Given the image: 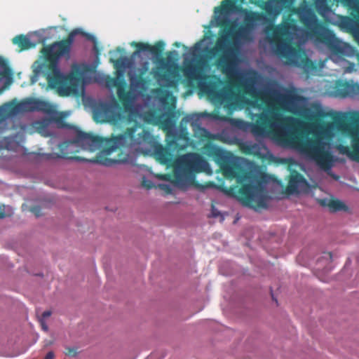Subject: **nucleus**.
Returning a JSON list of instances; mask_svg holds the SVG:
<instances>
[{
	"mask_svg": "<svg viewBox=\"0 0 359 359\" xmlns=\"http://www.w3.org/2000/svg\"><path fill=\"white\" fill-rule=\"evenodd\" d=\"M189 141V139L187 137V130L184 128L179 130L175 122L170 121L166 136L168 148L170 150L179 151L187 147Z\"/></svg>",
	"mask_w": 359,
	"mask_h": 359,
	"instance_id": "14",
	"label": "nucleus"
},
{
	"mask_svg": "<svg viewBox=\"0 0 359 359\" xmlns=\"http://www.w3.org/2000/svg\"><path fill=\"white\" fill-rule=\"evenodd\" d=\"M327 113H332V115H327V117H330L334 120V123L337 129H346L351 135V146L353 150L359 154V112L353 111L351 119L355 121V123L347 126L344 123V121L347 119L348 114L343 111H337L328 107Z\"/></svg>",
	"mask_w": 359,
	"mask_h": 359,
	"instance_id": "11",
	"label": "nucleus"
},
{
	"mask_svg": "<svg viewBox=\"0 0 359 359\" xmlns=\"http://www.w3.org/2000/svg\"><path fill=\"white\" fill-rule=\"evenodd\" d=\"M77 34L87 35L81 29H74L69 32L65 39L45 46L41 50L43 61L36 60L32 65L33 76L32 82L34 83L37 77L42 74L47 80L48 86L57 88L62 96H68L76 91L74 84L68 83L58 67L61 57L69 55L74 37ZM88 39L93 37L88 34Z\"/></svg>",
	"mask_w": 359,
	"mask_h": 359,
	"instance_id": "6",
	"label": "nucleus"
},
{
	"mask_svg": "<svg viewBox=\"0 0 359 359\" xmlns=\"http://www.w3.org/2000/svg\"><path fill=\"white\" fill-rule=\"evenodd\" d=\"M245 100L243 97L233 94L227 109L230 111L242 109L245 106Z\"/></svg>",
	"mask_w": 359,
	"mask_h": 359,
	"instance_id": "30",
	"label": "nucleus"
},
{
	"mask_svg": "<svg viewBox=\"0 0 359 359\" xmlns=\"http://www.w3.org/2000/svg\"><path fill=\"white\" fill-rule=\"evenodd\" d=\"M165 43L158 41V85L161 87H177L180 74L179 72V54L177 50L169 53L166 58L163 57Z\"/></svg>",
	"mask_w": 359,
	"mask_h": 359,
	"instance_id": "9",
	"label": "nucleus"
},
{
	"mask_svg": "<svg viewBox=\"0 0 359 359\" xmlns=\"http://www.w3.org/2000/svg\"><path fill=\"white\" fill-rule=\"evenodd\" d=\"M210 217L212 218H217L219 217L220 222H224L225 219L224 214L222 213L221 211H219L215 205H211V212L210 215Z\"/></svg>",
	"mask_w": 359,
	"mask_h": 359,
	"instance_id": "32",
	"label": "nucleus"
},
{
	"mask_svg": "<svg viewBox=\"0 0 359 359\" xmlns=\"http://www.w3.org/2000/svg\"><path fill=\"white\" fill-rule=\"evenodd\" d=\"M318 13L327 21L337 25L344 32H351L359 43V23L348 16L337 15L327 5V0H315Z\"/></svg>",
	"mask_w": 359,
	"mask_h": 359,
	"instance_id": "10",
	"label": "nucleus"
},
{
	"mask_svg": "<svg viewBox=\"0 0 359 359\" xmlns=\"http://www.w3.org/2000/svg\"><path fill=\"white\" fill-rule=\"evenodd\" d=\"M236 9L235 4L232 0H224L222 4L221 11L219 7L215 8L214 18L210 22V27H216L229 24L236 14Z\"/></svg>",
	"mask_w": 359,
	"mask_h": 359,
	"instance_id": "15",
	"label": "nucleus"
},
{
	"mask_svg": "<svg viewBox=\"0 0 359 359\" xmlns=\"http://www.w3.org/2000/svg\"><path fill=\"white\" fill-rule=\"evenodd\" d=\"M142 185L147 189H150L151 188L155 187L151 181L147 180L144 177L143 178V180L142 182Z\"/></svg>",
	"mask_w": 359,
	"mask_h": 359,
	"instance_id": "37",
	"label": "nucleus"
},
{
	"mask_svg": "<svg viewBox=\"0 0 359 359\" xmlns=\"http://www.w3.org/2000/svg\"><path fill=\"white\" fill-rule=\"evenodd\" d=\"M54 120H55V123H57L60 127L69 128V126L65 122L63 117H62V116L55 117V118H54Z\"/></svg>",
	"mask_w": 359,
	"mask_h": 359,
	"instance_id": "36",
	"label": "nucleus"
},
{
	"mask_svg": "<svg viewBox=\"0 0 359 359\" xmlns=\"http://www.w3.org/2000/svg\"><path fill=\"white\" fill-rule=\"evenodd\" d=\"M283 146L293 149L306 159L314 162L321 170H331L335 161L334 156L330 151V144L320 137L314 140L306 137L295 140H285Z\"/></svg>",
	"mask_w": 359,
	"mask_h": 359,
	"instance_id": "7",
	"label": "nucleus"
},
{
	"mask_svg": "<svg viewBox=\"0 0 359 359\" xmlns=\"http://www.w3.org/2000/svg\"><path fill=\"white\" fill-rule=\"evenodd\" d=\"M259 151L261 152L262 150H263L264 152L263 153V155L266 156L268 154H269V150L268 149L267 147L262 144L257 146Z\"/></svg>",
	"mask_w": 359,
	"mask_h": 359,
	"instance_id": "41",
	"label": "nucleus"
},
{
	"mask_svg": "<svg viewBox=\"0 0 359 359\" xmlns=\"http://www.w3.org/2000/svg\"><path fill=\"white\" fill-rule=\"evenodd\" d=\"M309 187L308 181L300 174H297L290 179L287 191L291 194H299L307 192Z\"/></svg>",
	"mask_w": 359,
	"mask_h": 359,
	"instance_id": "21",
	"label": "nucleus"
},
{
	"mask_svg": "<svg viewBox=\"0 0 359 359\" xmlns=\"http://www.w3.org/2000/svg\"><path fill=\"white\" fill-rule=\"evenodd\" d=\"M151 92H152L153 95H155V94L157 93V88L152 89Z\"/></svg>",
	"mask_w": 359,
	"mask_h": 359,
	"instance_id": "52",
	"label": "nucleus"
},
{
	"mask_svg": "<svg viewBox=\"0 0 359 359\" xmlns=\"http://www.w3.org/2000/svg\"><path fill=\"white\" fill-rule=\"evenodd\" d=\"M41 208L38 205H35L31 208L30 211L34 213L36 217L41 215Z\"/></svg>",
	"mask_w": 359,
	"mask_h": 359,
	"instance_id": "40",
	"label": "nucleus"
},
{
	"mask_svg": "<svg viewBox=\"0 0 359 359\" xmlns=\"http://www.w3.org/2000/svg\"><path fill=\"white\" fill-rule=\"evenodd\" d=\"M264 9L269 14L277 15L283 10V4L280 0H269L265 3Z\"/></svg>",
	"mask_w": 359,
	"mask_h": 359,
	"instance_id": "29",
	"label": "nucleus"
},
{
	"mask_svg": "<svg viewBox=\"0 0 359 359\" xmlns=\"http://www.w3.org/2000/svg\"><path fill=\"white\" fill-rule=\"evenodd\" d=\"M117 50L120 51V50H121V48H118Z\"/></svg>",
	"mask_w": 359,
	"mask_h": 359,
	"instance_id": "56",
	"label": "nucleus"
},
{
	"mask_svg": "<svg viewBox=\"0 0 359 359\" xmlns=\"http://www.w3.org/2000/svg\"><path fill=\"white\" fill-rule=\"evenodd\" d=\"M181 163L188 167L193 172L204 171L211 172L210 165L201 156L195 153H189L179 158Z\"/></svg>",
	"mask_w": 359,
	"mask_h": 359,
	"instance_id": "20",
	"label": "nucleus"
},
{
	"mask_svg": "<svg viewBox=\"0 0 359 359\" xmlns=\"http://www.w3.org/2000/svg\"><path fill=\"white\" fill-rule=\"evenodd\" d=\"M276 30L282 36H287L289 42L297 40L300 46L306 44L311 36L309 31L297 25H280L277 27Z\"/></svg>",
	"mask_w": 359,
	"mask_h": 359,
	"instance_id": "17",
	"label": "nucleus"
},
{
	"mask_svg": "<svg viewBox=\"0 0 359 359\" xmlns=\"http://www.w3.org/2000/svg\"><path fill=\"white\" fill-rule=\"evenodd\" d=\"M3 109L0 108V120L3 119Z\"/></svg>",
	"mask_w": 359,
	"mask_h": 359,
	"instance_id": "50",
	"label": "nucleus"
},
{
	"mask_svg": "<svg viewBox=\"0 0 359 359\" xmlns=\"http://www.w3.org/2000/svg\"><path fill=\"white\" fill-rule=\"evenodd\" d=\"M233 94L231 90L222 89L218 90L212 100L215 104L222 105L227 109Z\"/></svg>",
	"mask_w": 359,
	"mask_h": 359,
	"instance_id": "26",
	"label": "nucleus"
},
{
	"mask_svg": "<svg viewBox=\"0 0 359 359\" xmlns=\"http://www.w3.org/2000/svg\"><path fill=\"white\" fill-rule=\"evenodd\" d=\"M151 116L152 118V120H151L152 124L154 126L157 125V108H154L152 109Z\"/></svg>",
	"mask_w": 359,
	"mask_h": 359,
	"instance_id": "38",
	"label": "nucleus"
},
{
	"mask_svg": "<svg viewBox=\"0 0 359 359\" xmlns=\"http://www.w3.org/2000/svg\"><path fill=\"white\" fill-rule=\"evenodd\" d=\"M175 46L176 47H178V48H179V47H180L181 43H180V42H175Z\"/></svg>",
	"mask_w": 359,
	"mask_h": 359,
	"instance_id": "53",
	"label": "nucleus"
},
{
	"mask_svg": "<svg viewBox=\"0 0 359 359\" xmlns=\"http://www.w3.org/2000/svg\"><path fill=\"white\" fill-rule=\"evenodd\" d=\"M151 139V133L136 121L134 126L123 133L109 139L79 130L73 140L64 141L53 148V151L48 154V158L90 161L111 166L121 161L108 157L113 152L149 142Z\"/></svg>",
	"mask_w": 359,
	"mask_h": 359,
	"instance_id": "2",
	"label": "nucleus"
},
{
	"mask_svg": "<svg viewBox=\"0 0 359 359\" xmlns=\"http://www.w3.org/2000/svg\"><path fill=\"white\" fill-rule=\"evenodd\" d=\"M48 104L37 99H27L19 103L11 105L10 114H16L22 112L41 111H46Z\"/></svg>",
	"mask_w": 359,
	"mask_h": 359,
	"instance_id": "19",
	"label": "nucleus"
},
{
	"mask_svg": "<svg viewBox=\"0 0 359 359\" xmlns=\"http://www.w3.org/2000/svg\"><path fill=\"white\" fill-rule=\"evenodd\" d=\"M328 207L330 210L334 212L344 210L345 208V205L340 201H331L328 204Z\"/></svg>",
	"mask_w": 359,
	"mask_h": 359,
	"instance_id": "31",
	"label": "nucleus"
},
{
	"mask_svg": "<svg viewBox=\"0 0 359 359\" xmlns=\"http://www.w3.org/2000/svg\"><path fill=\"white\" fill-rule=\"evenodd\" d=\"M93 114L97 122L109 123L114 126L119 124L124 118L116 102L98 104L95 108Z\"/></svg>",
	"mask_w": 359,
	"mask_h": 359,
	"instance_id": "13",
	"label": "nucleus"
},
{
	"mask_svg": "<svg viewBox=\"0 0 359 359\" xmlns=\"http://www.w3.org/2000/svg\"><path fill=\"white\" fill-rule=\"evenodd\" d=\"M289 118L281 114V117L276 120L271 126L276 135L280 137H287L292 133L293 127L287 123Z\"/></svg>",
	"mask_w": 359,
	"mask_h": 359,
	"instance_id": "23",
	"label": "nucleus"
},
{
	"mask_svg": "<svg viewBox=\"0 0 359 359\" xmlns=\"http://www.w3.org/2000/svg\"><path fill=\"white\" fill-rule=\"evenodd\" d=\"M163 147L162 144L158 143V161L162 163H168L169 159H165L163 158Z\"/></svg>",
	"mask_w": 359,
	"mask_h": 359,
	"instance_id": "35",
	"label": "nucleus"
},
{
	"mask_svg": "<svg viewBox=\"0 0 359 359\" xmlns=\"http://www.w3.org/2000/svg\"><path fill=\"white\" fill-rule=\"evenodd\" d=\"M7 67V64L4 58L0 57V68L5 69Z\"/></svg>",
	"mask_w": 359,
	"mask_h": 359,
	"instance_id": "45",
	"label": "nucleus"
},
{
	"mask_svg": "<svg viewBox=\"0 0 359 359\" xmlns=\"http://www.w3.org/2000/svg\"><path fill=\"white\" fill-rule=\"evenodd\" d=\"M115 62H116V65H118L120 62V60H116Z\"/></svg>",
	"mask_w": 359,
	"mask_h": 359,
	"instance_id": "55",
	"label": "nucleus"
},
{
	"mask_svg": "<svg viewBox=\"0 0 359 359\" xmlns=\"http://www.w3.org/2000/svg\"><path fill=\"white\" fill-rule=\"evenodd\" d=\"M235 122V125L240 129H247L249 127V123L242 120H233Z\"/></svg>",
	"mask_w": 359,
	"mask_h": 359,
	"instance_id": "34",
	"label": "nucleus"
},
{
	"mask_svg": "<svg viewBox=\"0 0 359 359\" xmlns=\"http://www.w3.org/2000/svg\"><path fill=\"white\" fill-rule=\"evenodd\" d=\"M13 43L15 45H18L20 48V50H25L29 48L34 47V43H33L30 39L23 34H20L15 36L13 40Z\"/></svg>",
	"mask_w": 359,
	"mask_h": 359,
	"instance_id": "28",
	"label": "nucleus"
},
{
	"mask_svg": "<svg viewBox=\"0 0 359 359\" xmlns=\"http://www.w3.org/2000/svg\"><path fill=\"white\" fill-rule=\"evenodd\" d=\"M270 291H271V295L272 299L274 302H276V303L278 304V299L274 297L273 289L271 287H270Z\"/></svg>",
	"mask_w": 359,
	"mask_h": 359,
	"instance_id": "49",
	"label": "nucleus"
},
{
	"mask_svg": "<svg viewBox=\"0 0 359 359\" xmlns=\"http://www.w3.org/2000/svg\"><path fill=\"white\" fill-rule=\"evenodd\" d=\"M209 151L217 161L230 164L223 166L226 176L236 178L239 183H244L238 193V199L243 205L255 210L257 207L267 208L269 201L273 198L270 194L272 192L271 189L281 187L280 182L266 174L252 175L245 173L241 175L237 170L238 168L233 165L241 166L245 158L235 156L216 145L210 146Z\"/></svg>",
	"mask_w": 359,
	"mask_h": 359,
	"instance_id": "5",
	"label": "nucleus"
},
{
	"mask_svg": "<svg viewBox=\"0 0 359 359\" xmlns=\"http://www.w3.org/2000/svg\"><path fill=\"white\" fill-rule=\"evenodd\" d=\"M337 129L334 123H329L324 126L320 124L313 126V132L317 135H324L332 137L334 135L335 130Z\"/></svg>",
	"mask_w": 359,
	"mask_h": 359,
	"instance_id": "27",
	"label": "nucleus"
},
{
	"mask_svg": "<svg viewBox=\"0 0 359 359\" xmlns=\"http://www.w3.org/2000/svg\"><path fill=\"white\" fill-rule=\"evenodd\" d=\"M281 117V113L276 112L271 109H264L263 111L259 115L258 123L262 125V128H259L262 133L265 132L264 128H270L272 123Z\"/></svg>",
	"mask_w": 359,
	"mask_h": 359,
	"instance_id": "24",
	"label": "nucleus"
},
{
	"mask_svg": "<svg viewBox=\"0 0 359 359\" xmlns=\"http://www.w3.org/2000/svg\"><path fill=\"white\" fill-rule=\"evenodd\" d=\"M39 321L40 323L42 330H44L45 332H47L48 330V327L46 325L45 320L43 318H39Z\"/></svg>",
	"mask_w": 359,
	"mask_h": 359,
	"instance_id": "43",
	"label": "nucleus"
},
{
	"mask_svg": "<svg viewBox=\"0 0 359 359\" xmlns=\"http://www.w3.org/2000/svg\"><path fill=\"white\" fill-rule=\"evenodd\" d=\"M338 149L339 151V153L346 155L351 160H355V156L353 154V153L351 151L349 148L346 146L340 145L338 147Z\"/></svg>",
	"mask_w": 359,
	"mask_h": 359,
	"instance_id": "33",
	"label": "nucleus"
},
{
	"mask_svg": "<svg viewBox=\"0 0 359 359\" xmlns=\"http://www.w3.org/2000/svg\"><path fill=\"white\" fill-rule=\"evenodd\" d=\"M55 357L53 351H49L45 356L44 359H53Z\"/></svg>",
	"mask_w": 359,
	"mask_h": 359,
	"instance_id": "47",
	"label": "nucleus"
},
{
	"mask_svg": "<svg viewBox=\"0 0 359 359\" xmlns=\"http://www.w3.org/2000/svg\"><path fill=\"white\" fill-rule=\"evenodd\" d=\"M280 1L282 2L283 6L285 4H286L289 1V0H280Z\"/></svg>",
	"mask_w": 359,
	"mask_h": 359,
	"instance_id": "51",
	"label": "nucleus"
},
{
	"mask_svg": "<svg viewBox=\"0 0 359 359\" xmlns=\"http://www.w3.org/2000/svg\"><path fill=\"white\" fill-rule=\"evenodd\" d=\"M226 71L229 76L240 75L245 90L260 97L269 106L275 104L294 114L302 116L307 119L327 118L328 107L316 100L309 102V98L300 95L294 91L284 87L276 81L262 76L257 71L243 72L234 62L229 63Z\"/></svg>",
	"mask_w": 359,
	"mask_h": 359,
	"instance_id": "3",
	"label": "nucleus"
},
{
	"mask_svg": "<svg viewBox=\"0 0 359 359\" xmlns=\"http://www.w3.org/2000/svg\"><path fill=\"white\" fill-rule=\"evenodd\" d=\"M51 315L50 311H45L43 312L41 316L39 318H43L45 320V318L50 317Z\"/></svg>",
	"mask_w": 359,
	"mask_h": 359,
	"instance_id": "44",
	"label": "nucleus"
},
{
	"mask_svg": "<svg viewBox=\"0 0 359 359\" xmlns=\"http://www.w3.org/2000/svg\"><path fill=\"white\" fill-rule=\"evenodd\" d=\"M201 118H207L212 121L227 122L229 120L226 118L221 117L217 114L204 112L199 114H192L186 118V121H191L195 135L201 137H209L211 135L209 130L203 128L201 124Z\"/></svg>",
	"mask_w": 359,
	"mask_h": 359,
	"instance_id": "16",
	"label": "nucleus"
},
{
	"mask_svg": "<svg viewBox=\"0 0 359 359\" xmlns=\"http://www.w3.org/2000/svg\"><path fill=\"white\" fill-rule=\"evenodd\" d=\"M266 39L271 46L273 55L289 59L292 65L297 64V53L292 45L285 41H280L277 44H274L272 39L269 36Z\"/></svg>",
	"mask_w": 359,
	"mask_h": 359,
	"instance_id": "18",
	"label": "nucleus"
},
{
	"mask_svg": "<svg viewBox=\"0 0 359 359\" xmlns=\"http://www.w3.org/2000/svg\"><path fill=\"white\" fill-rule=\"evenodd\" d=\"M355 65L353 63H349V66L346 68L345 72H351L354 69Z\"/></svg>",
	"mask_w": 359,
	"mask_h": 359,
	"instance_id": "46",
	"label": "nucleus"
},
{
	"mask_svg": "<svg viewBox=\"0 0 359 359\" xmlns=\"http://www.w3.org/2000/svg\"><path fill=\"white\" fill-rule=\"evenodd\" d=\"M301 20L314 34L321 36L323 43L330 48L332 53L331 58L333 61L338 62L345 61L341 54L348 57L353 56L355 49L348 43L336 37L334 33L325 27L318 20L313 11L309 6L302 8L299 13Z\"/></svg>",
	"mask_w": 359,
	"mask_h": 359,
	"instance_id": "8",
	"label": "nucleus"
},
{
	"mask_svg": "<svg viewBox=\"0 0 359 359\" xmlns=\"http://www.w3.org/2000/svg\"><path fill=\"white\" fill-rule=\"evenodd\" d=\"M6 217L5 209L4 206H0V218H4Z\"/></svg>",
	"mask_w": 359,
	"mask_h": 359,
	"instance_id": "48",
	"label": "nucleus"
},
{
	"mask_svg": "<svg viewBox=\"0 0 359 359\" xmlns=\"http://www.w3.org/2000/svg\"><path fill=\"white\" fill-rule=\"evenodd\" d=\"M255 27V21L251 19L250 22L241 25L237 29L235 25H232L228 29H222L220 32L219 39L212 49H210V46L213 43V39L210 36H205L189 48L184 46V48L187 50L183 54V72L184 75L189 78L198 79V86L200 91L212 99L218 92V87L221 82L217 79L207 80L201 74V69L205 64L208 54L214 56L216 52H221L222 55L220 59V64L223 67L224 72L229 78H237L245 87L241 81V76H229L226 71V68L229 63L234 62L237 65L238 69L243 72L255 71L254 69L243 70L239 66L238 60V55L244 46L253 39Z\"/></svg>",
	"mask_w": 359,
	"mask_h": 359,
	"instance_id": "1",
	"label": "nucleus"
},
{
	"mask_svg": "<svg viewBox=\"0 0 359 359\" xmlns=\"http://www.w3.org/2000/svg\"><path fill=\"white\" fill-rule=\"evenodd\" d=\"M131 45L135 48L130 60L140 65L139 74L130 75V89L127 90V83L123 73L118 71L116 77L106 76L104 81L109 89L116 88L119 102L126 111L135 116L137 112L133 109L137 95H142L148 91L152 80L157 81V43L150 45L148 43L133 41Z\"/></svg>",
	"mask_w": 359,
	"mask_h": 359,
	"instance_id": "4",
	"label": "nucleus"
},
{
	"mask_svg": "<svg viewBox=\"0 0 359 359\" xmlns=\"http://www.w3.org/2000/svg\"><path fill=\"white\" fill-rule=\"evenodd\" d=\"M175 180L170 181L169 183H158V189L165 191L168 194H174L177 188H187L190 182L194 180V172L181 163L178 158L175 168Z\"/></svg>",
	"mask_w": 359,
	"mask_h": 359,
	"instance_id": "12",
	"label": "nucleus"
},
{
	"mask_svg": "<svg viewBox=\"0 0 359 359\" xmlns=\"http://www.w3.org/2000/svg\"><path fill=\"white\" fill-rule=\"evenodd\" d=\"M177 98L172 91L168 89L158 88V110H170L176 107Z\"/></svg>",
	"mask_w": 359,
	"mask_h": 359,
	"instance_id": "22",
	"label": "nucleus"
},
{
	"mask_svg": "<svg viewBox=\"0 0 359 359\" xmlns=\"http://www.w3.org/2000/svg\"><path fill=\"white\" fill-rule=\"evenodd\" d=\"M336 96L341 98L351 97L359 99V84L346 83L343 88H339L337 90Z\"/></svg>",
	"mask_w": 359,
	"mask_h": 359,
	"instance_id": "25",
	"label": "nucleus"
},
{
	"mask_svg": "<svg viewBox=\"0 0 359 359\" xmlns=\"http://www.w3.org/2000/svg\"><path fill=\"white\" fill-rule=\"evenodd\" d=\"M158 180H161V179H163V175H158Z\"/></svg>",
	"mask_w": 359,
	"mask_h": 359,
	"instance_id": "54",
	"label": "nucleus"
},
{
	"mask_svg": "<svg viewBox=\"0 0 359 359\" xmlns=\"http://www.w3.org/2000/svg\"><path fill=\"white\" fill-rule=\"evenodd\" d=\"M152 148H153L152 155L156 159H157V142L155 140L152 143Z\"/></svg>",
	"mask_w": 359,
	"mask_h": 359,
	"instance_id": "42",
	"label": "nucleus"
},
{
	"mask_svg": "<svg viewBox=\"0 0 359 359\" xmlns=\"http://www.w3.org/2000/svg\"><path fill=\"white\" fill-rule=\"evenodd\" d=\"M65 354L69 356L74 357L77 354L76 349L74 348H67Z\"/></svg>",
	"mask_w": 359,
	"mask_h": 359,
	"instance_id": "39",
	"label": "nucleus"
}]
</instances>
